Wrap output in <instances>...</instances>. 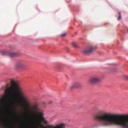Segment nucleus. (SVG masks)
Returning <instances> with one entry per match:
<instances>
[{"label":"nucleus","instance_id":"nucleus-1","mask_svg":"<svg viewBox=\"0 0 128 128\" xmlns=\"http://www.w3.org/2000/svg\"><path fill=\"white\" fill-rule=\"evenodd\" d=\"M10 82L9 87V84H6L5 91L12 103L14 104L22 105L26 108H29V102L26 98L23 88L14 80H12Z\"/></svg>","mask_w":128,"mask_h":128},{"label":"nucleus","instance_id":"nucleus-2","mask_svg":"<svg viewBox=\"0 0 128 128\" xmlns=\"http://www.w3.org/2000/svg\"><path fill=\"white\" fill-rule=\"evenodd\" d=\"M128 117V114H116V125L120 126L122 128H128V119L119 118Z\"/></svg>","mask_w":128,"mask_h":128},{"label":"nucleus","instance_id":"nucleus-3","mask_svg":"<svg viewBox=\"0 0 128 128\" xmlns=\"http://www.w3.org/2000/svg\"><path fill=\"white\" fill-rule=\"evenodd\" d=\"M11 112H8L5 115L4 118L2 116V114L0 112V128H6L7 126L11 123L12 116L11 114Z\"/></svg>","mask_w":128,"mask_h":128},{"label":"nucleus","instance_id":"nucleus-4","mask_svg":"<svg viewBox=\"0 0 128 128\" xmlns=\"http://www.w3.org/2000/svg\"><path fill=\"white\" fill-rule=\"evenodd\" d=\"M1 55H8L11 57H14L19 56L20 54L18 53L11 52L8 51H1L0 52Z\"/></svg>","mask_w":128,"mask_h":128},{"label":"nucleus","instance_id":"nucleus-5","mask_svg":"<svg viewBox=\"0 0 128 128\" xmlns=\"http://www.w3.org/2000/svg\"><path fill=\"white\" fill-rule=\"evenodd\" d=\"M96 48V46H90L84 48L82 52L84 54H88L92 52Z\"/></svg>","mask_w":128,"mask_h":128},{"label":"nucleus","instance_id":"nucleus-6","mask_svg":"<svg viewBox=\"0 0 128 128\" xmlns=\"http://www.w3.org/2000/svg\"><path fill=\"white\" fill-rule=\"evenodd\" d=\"M90 82L92 83H97L100 81V78L98 76L92 77L90 79Z\"/></svg>","mask_w":128,"mask_h":128},{"label":"nucleus","instance_id":"nucleus-7","mask_svg":"<svg viewBox=\"0 0 128 128\" xmlns=\"http://www.w3.org/2000/svg\"><path fill=\"white\" fill-rule=\"evenodd\" d=\"M26 65L24 62L23 61L18 62L16 65L15 67L17 69L23 68Z\"/></svg>","mask_w":128,"mask_h":128},{"label":"nucleus","instance_id":"nucleus-8","mask_svg":"<svg viewBox=\"0 0 128 128\" xmlns=\"http://www.w3.org/2000/svg\"><path fill=\"white\" fill-rule=\"evenodd\" d=\"M82 84L80 83L76 82L74 83L70 86V88L72 89L74 88H79L82 86Z\"/></svg>","mask_w":128,"mask_h":128},{"label":"nucleus","instance_id":"nucleus-9","mask_svg":"<svg viewBox=\"0 0 128 128\" xmlns=\"http://www.w3.org/2000/svg\"><path fill=\"white\" fill-rule=\"evenodd\" d=\"M33 109L34 112L36 115L38 114V112H39L40 110L37 104H35L34 105Z\"/></svg>","mask_w":128,"mask_h":128},{"label":"nucleus","instance_id":"nucleus-10","mask_svg":"<svg viewBox=\"0 0 128 128\" xmlns=\"http://www.w3.org/2000/svg\"><path fill=\"white\" fill-rule=\"evenodd\" d=\"M0 102L1 105L4 106L6 104V101L5 96L2 97L0 100Z\"/></svg>","mask_w":128,"mask_h":128},{"label":"nucleus","instance_id":"nucleus-11","mask_svg":"<svg viewBox=\"0 0 128 128\" xmlns=\"http://www.w3.org/2000/svg\"><path fill=\"white\" fill-rule=\"evenodd\" d=\"M38 115L40 119L44 118L43 116V112H40V110L39 112H38Z\"/></svg>","mask_w":128,"mask_h":128},{"label":"nucleus","instance_id":"nucleus-12","mask_svg":"<svg viewBox=\"0 0 128 128\" xmlns=\"http://www.w3.org/2000/svg\"><path fill=\"white\" fill-rule=\"evenodd\" d=\"M42 122L44 123L47 124L48 123V121H47L44 118H43L41 119H40Z\"/></svg>","mask_w":128,"mask_h":128},{"label":"nucleus","instance_id":"nucleus-13","mask_svg":"<svg viewBox=\"0 0 128 128\" xmlns=\"http://www.w3.org/2000/svg\"><path fill=\"white\" fill-rule=\"evenodd\" d=\"M9 109H10V112L12 111V112L15 115H16L17 114V112L16 111L14 110H12L10 107H9Z\"/></svg>","mask_w":128,"mask_h":128},{"label":"nucleus","instance_id":"nucleus-14","mask_svg":"<svg viewBox=\"0 0 128 128\" xmlns=\"http://www.w3.org/2000/svg\"><path fill=\"white\" fill-rule=\"evenodd\" d=\"M119 16L118 18V20H120L121 18V15L120 12H118Z\"/></svg>","mask_w":128,"mask_h":128},{"label":"nucleus","instance_id":"nucleus-15","mask_svg":"<svg viewBox=\"0 0 128 128\" xmlns=\"http://www.w3.org/2000/svg\"><path fill=\"white\" fill-rule=\"evenodd\" d=\"M72 47L74 48H76L78 46L77 44L75 43H73L72 44Z\"/></svg>","mask_w":128,"mask_h":128},{"label":"nucleus","instance_id":"nucleus-16","mask_svg":"<svg viewBox=\"0 0 128 128\" xmlns=\"http://www.w3.org/2000/svg\"><path fill=\"white\" fill-rule=\"evenodd\" d=\"M38 124L39 126H41L42 128H46V127L43 126L40 122L38 123Z\"/></svg>","mask_w":128,"mask_h":128},{"label":"nucleus","instance_id":"nucleus-17","mask_svg":"<svg viewBox=\"0 0 128 128\" xmlns=\"http://www.w3.org/2000/svg\"><path fill=\"white\" fill-rule=\"evenodd\" d=\"M48 104H51L52 103V102L51 100H49L48 101Z\"/></svg>","mask_w":128,"mask_h":128},{"label":"nucleus","instance_id":"nucleus-18","mask_svg":"<svg viewBox=\"0 0 128 128\" xmlns=\"http://www.w3.org/2000/svg\"><path fill=\"white\" fill-rule=\"evenodd\" d=\"M66 33H64L63 34H61V36H64L66 35Z\"/></svg>","mask_w":128,"mask_h":128},{"label":"nucleus","instance_id":"nucleus-19","mask_svg":"<svg viewBox=\"0 0 128 128\" xmlns=\"http://www.w3.org/2000/svg\"><path fill=\"white\" fill-rule=\"evenodd\" d=\"M124 78L128 80V76H124Z\"/></svg>","mask_w":128,"mask_h":128},{"label":"nucleus","instance_id":"nucleus-20","mask_svg":"<svg viewBox=\"0 0 128 128\" xmlns=\"http://www.w3.org/2000/svg\"><path fill=\"white\" fill-rule=\"evenodd\" d=\"M34 121L33 122V121H31L30 122V123H31V124H34Z\"/></svg>","mask_w":128,"mask_h":128},{"label":"nucleus","instance_id":"nucleus-21","mask_svg":"<svg viewBox=\"0 0 128 128\" xmlns=\"http://www.w3.org/2000/svg\"><path fill=\"white\" fill-rule=\"evenodd\" d=\"M43 104H46V103L45 102H43Z\"/></svg>","mask_w":128,"mask_h":128},{"label":"nucleus","instance_id":"nucleus-22","mask_svg":"<svg viewBox=\"0 0 128 128\" xmlns=\"http://www.w3.org/2000/svg\"><path fill=\"white\" fill-rule=\"evenodd\" d=\"M127 31H128V30H127Z\"/></svg>","mask_w":128,"mask_h":128},{"label":"nucleus","instance_id":"nucleus-23","mask_svg":"<svg viewBox=\"0 0 128 128\" xmlns=\"http://www.w3.org/2000/svg\"><path fill=\"white\" fill-rule=\"evenodd\" d=\"M35 121V120H34ZM35 121H36V120H35Z\"/></svg>","mask_w":128,"mask_h":128}]
</instances>
